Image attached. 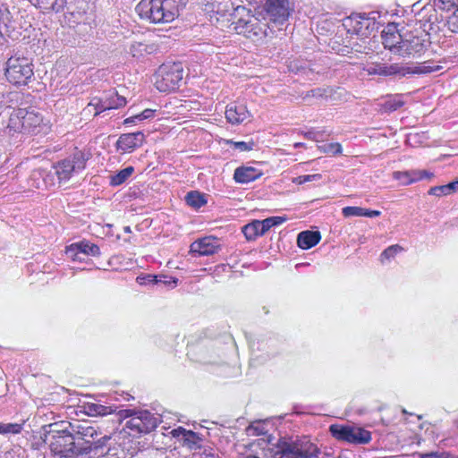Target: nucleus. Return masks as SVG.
Masks as SVG:
<instances>
[{
	"instance_id": "f257e3e1",
	"label": "nucleus",
	"mask_w": 458,
	"mask_h": 458,
	"mask_svg": "<svg viewBox=\"0 0 458 458\" xmlns=\"http://www.w3.org/2000/svg\"><path fill=\"white\" fill-rule=\"evenodd\" d=\"M52 124L40 112L31 107H14L8 114L4 132L10 138L46 135Z\"/></svg>"
},
{
	"instance_id": "f03ea898",
	"label": "nucleus",
	"mask_w": 458,
	"mask_h": 458,
	"mask_svg": "<svg viewBox=\"0 0 458 458\" xmlns=\"http://www.w3.org/2000/svg\"><path fill=\"white\" fill-rule=\"evenodd\" d=\"M180 11L181 0H140L135 6L139 18L154 25L173 22Z\"/></svg>"
},
{
	"instance_id": "7ed1b4c3",
	"label": "nucleus",
	"mask_w": 458,
	"mask_h": 458,
	"mask_svg": "<svg viewBox=\"0 0 458 458\" xmlns=\"http://www.w3.org/2000/svg\"><path fill=\"white\" fill-rule=\"evenodd\" d=\"M233 31L252 41L262 43L267 37L268 23L261 13H253L250 9L238 5L237 18L232 22Z\"/></svg>"
},
{
	"instance_id": "20e7f679",
	"label": "nucleus",
	"mask_w": 458,
	"mask_h": 458,
	"mask_svg": "<svg viewBox=\"0 0 458 458\" xmlns=\"http://www.w3.org/2000/svg\"><path fill=\"white\" fill-rule=\"evenodd\" d=\"M317 452L313 443L302 438L296 441L278 440L276 448H262V457L258 454H248L243 458H308Z\"/></svg>"
},
{
	"instance_id": "39448f33",
	"label": "nucleus",
	"mask_w": 458,
	"mask_h": 458,
	"mask_svg": "<svg viewBox=\"0 0 458 458\" xmlns=\"http://www.w3.org/2000/svg\"><path fill=\"white\" fill-rule=\"evenodd\" d=\"M429 45V35L420 22L403 27L402 44L398 46V55L420 56Z\"/></svg>"
},
{
	"instance_id": "423d86ee",
	"label": "nucleus",
	"mask_w": 458,
	"mask_h": 458,
	"mask_svg": "<svg viewBox=\"0 0 458 458\" xmlns=\"http://www.w3.org/2000/svg\"><path fill=\"white\" fill-rule=\"evenodd\" d=\"M49 429L44 434L43 441L48 445L51 453L60 458H74V445L72 431L62 428L61 424L48 425Z\"/></svg>"
},
{
	"instance_id": "0eeeda50",
	"label": "nucleus",
	"mask_w": 458,
	"mask_h": 458,
	"mask_svg": "<svg viewBox=\"0 0 458 458\" xmlns=\"http://www.w3.org/2000/svg\"><path fill=\"white\" fill-rule=\"evenodd\" d=\"M4 77L16 88L27 86L34 77L32 60L23 55H11L5 62Z\"/></svg>"
},
{
	"instance_id": "6e6552de",
	"label": "nucleus",
	"mask_w": 458,
	"mask_h": 458,
	"mask_svg": "<svg viewBox=\"0 0 458 458\" xmlns=\"http://www.w3.org/2000/svg\"><path fill=\"white\" fill-rule=\"evenodd\" d=\"M183 67L181 63H165L161 64L154 74V85L162 93L174 92L182 85Z\"/></svg>"
},
{
	"instance_id": "1a4fd4ad",
	"label": "nucleus",
	"mask_w": 458,
	"mask_h": 458,
	"mask_svg": "<svg viewBox=\"0 0 458 458\" xmlns=\"http://www.w3.org/2000/svg\"><path fill=\"white\" fill-rule=\"evenodd\" d=\"M89 158L87 153L75 148L71 155L55 163L53 168L59 184L66 183L75 174L83 171Z\"/></svg>"
},
{
	"instance_id": "9d476101",
	"label": "nucleus",
	"mask_w": 458,
	"mask_h": 458,
	"mask_svg": "<svg viewBox=\"0 0 458 458\" xmlns=\"http://www.w3.org/2000/svg\"><path fill=\"white\" fill-rule=\"evenodd\" d=\"M237 9L238 5H234L232 0H208L205 4V11L209 14L211 21L221 25L222 28L233 26V17L235 21Z\"/></svg>"
},
{
	"instance_id": "9b49d317",
	"label": "nucleus",
	"mask_w": 458,
	"mask_h": 458,
	"mask_svg": "<svg viewBox=\"0 0 458 458\" xmlns=\"http://www.w3.org/2000/svg\"><path fill=\"white\" fill-rule=\"evenodd\" d=\"M329 432L336 440L351 445H367L372 439L370 431L351 425L332 424Z\"/></svg>"
},
{
	"instance_id": "f8f14e48",
	"label": "nucleus",
	"mask_w": 458,
	"mask_h": 458,
	"mask_svg": "<svg viewBox=\"0 0 458 458\" xmlns=\"http://www.w3.org/2000/svg\"><path fill=\"white\" fill-rule=\"evenodd\" d=\"M157 426V419L148 411H138L132 418L125 422V428L128 434L131 436H140L148 434L154 430Z\"/></svg>"
},
{
	"instance_id": "ddd939ff",
	"label": "nucleus",
	"mask_w": 458,
	"mask_h": 458,
	"mask_svg": "<svg viewBox=\"0 0 458 458\" xmlns=\"http://www.w3.org/2000/svg\"><path fill=\"white\" fill-rule=\"evenodd\" d=\"M347 33L359 38H367L374 30V22L368 17L360 14H352L343 22Z\"/></svg>"
},
{
	"instance_id": "4468645a",
	"label": "nucleus",
	"mask_w": 458,
	"mask_h": 458,
	"mask_svg": "<svg viewBox=\"0 0 458 458\" xmlns=\"http://www.w3.org/2000/svg\"><path fill=\"white\" fill-rule=\"evenodd\" d=\"M21 32L17 27V22L8 7L0 6V38L13 40L18 39Z\"/></svg>"
},
{
	"instance_id": "2eb2a0df",
	"label": "nucleus",
	"mask_w": 458,
	"mask_h": 458,
	"mask_svg": "<svg viewBox=\"0 0 458 458\" xmlns=\"http://www.w3.org/2000/svg\"><path fill=\"white\" fill-rule=\"evenodd\" d=\"M72 436L73 438L72 442L74 445V458L79 455L88 454L92 451L102 448L106 445L107 441L111 439L110 436H104L96 441L84 440L81 436H77L73 433H72Z\"/></svg>"
},
{
	"instance_id": "dca6fc26",
	"label": "nucleus",
	"mask_w": 458,
	"mask_h": 458,
	"mask_svg": "<svg viewBox=\"0 0 458 458\" xmlns=\"http://www.w3.org/2000/svg\"><path fill=\"white\" fill-rule=\"evenodd\" d=\"M381 38L385 48L398 55V46L402 44L403 28L399 30L397 24L388 23L382 30Z\"/></svg>"
},
{
	"instance_id": "f3484780",
	"label": "nucleus",
	"mask_w": 458,
	"mask_h": 458,
	"mask_svg": "<svg viewBox=\"0 0 458 458\" xmlns=\"http://www.w3.org/2000/svg\"><path fill=\"white\" fill-rule=\"evenodd\" d=\"M221 249L219 239L215 236H206L194 241L190 247V251L199 256H210Z\"/></svg>"
},
{
	"instance_id": "a211bd4d",
	"label": "nucleus",
	"mask_w": 458,
	"mask_h": 458,
	"mask_svg": "<svg viewBox=\"0 0 458 458\" xmlns=\"http://www.w3.org/2000/svg\"><path fill=\"white\" fill-rule=\"evenodd\" d=\"M267 12L274 23L283 24L290 16L288 0H267Z\"/></svg>"
},
{
	"instance_id": "6ab92c4d",
	"label": "nucleus",
	"mask_w": 458,
	"mask_h": 458,
	"mask_svg": "<svg viewBox=\"0 0 458 458\" xmlns=\"http://www.w3.org/2000/svg\"><path fill=\"white\" fill-rule=\"evenodd\" d=\"M145 141V135L141 131L123 133L122 134L117 142V149L123 153H131L136 148L141 147Z\"/></svg>"
},
{
	"instance_id": "aec40b11",
	"label": "nucleus",
	"mask_w": 458,
	"mask_h": 458,
	"mask_svg": "<svg viewBox=\"0 0 458 458\" xmlns=\"http://www.w3.org/2000/svg\"><path fill=\"white\" fill-rule=\"evenodd\" d=\"M393 178L402 185H410L421 180H431L434 174L427 170H409V171H395L392 174Z\"/></svg>"
},
{
	"instance_id": "412c9836",
	"label": "nucleus",
	"mask_w": 458,
	"mask_h": 458,
	"mask_svg": "<svg viewBox=\"0 0 458 458\" xmlns=\"http://www.w3.org/2000/svg\"><path fill=\"white\" fill-rule=\"evenodd\" d=\"M225 114L226 121L233 125H238L249 121L251 116L246 105L238 103L229 104L225 108Z\"/></svg>"
},
{
	"instance_id": "4be33fe9",
	"label": "nucleus",
	"mask_w": 458,
	"mask_h": 458,
	"mask_svg": "<svg viewBox=\"0 0 458 458\" xmlns=\"http://www.w3.org/2000/svg\"><path fill=\"white\" fill-rule=\"evenodd\" d=\"M131 443L128 437H119V440L111 445L105 454L107 458H131L136 453L135 448L127 447L126 445Z\"/></svg>"
},
{
	"instance_id": "5701e85b",
	"label": "nucleus",
	"mask_w": 458,
	"mask_h": 458,
	"mask_svg": "<svg viewBox=\"0 0 458 458\" xmlns=\"http://www.w3.org/2000/svg\"><path fill=\"white\" fill-rule=\"evenodd\" d=\"M42 13H61L66 4V0H27Z\"/></svg>"
},
{
	"instance_id": "b1692460",
	"label": "nucleus",
	"mask_w": 458,
	"mask_h": 458,
	"mask_svg": "<svg viewBox=\"0 0 458 458\" xmlns=\"http://www.w3.org/2000/svg\"><path fill=\"white\" fill-rule=\"evenodd\" d=\"M263 173L253 166H239L234 170L233 179L239 183H249L262 176Z\"/></svg>"
},
{
	"instance_id": "393cba45",
	"label": "nucleus",
	"mask_w": 458,
	"mask_h": 458,
	"mask_svg": "<svg viewBox=\"0 0 458 458\" xmlns=\"http://www.w3.org/2000/svg\"><path fill=\"white\" fill-rule=\"evenodd\" d=\"M321 240L319 231H302L297 236V245L302 250H309L316 246Z\"/></svg>"
},
{
	"instance_id": "a878e982",
	"label": "nucleus",
	"mask_w": 458,
	"mask_h": 458,
	"mask_svg": "<svg viewBox=\"0 0 458 458\" xmlns=\"http://www.w3.org/2000/svg\"><path fill=\"white\" fill-rule=\"evenodd\" d=\"M106 106H105L102 98L93 97L88 105L82 109L81 114L84 119H90L106 111Z\"/></svg>"
},
{
	"instance_id": "bb28decb",
	"label": "nucleus",
	"mask_w": 458,
	"mask_h": 458,
	"mask_svg": "<svg viewBox=\"0 0 458 458\" xmlns=\"http://www.w3.org/2000/svg\"><path fill=\"white\" fill-rule=\"evenodd\" d=\"M72 433L81 436L84 440H93L98 436V429L87 423H69Z\"/></svg>"
},
{
	"instance_id": "cd10ccee",
	"label": "nucleus",
	"mask_w": 458,
	"mask_h": 458,
	"mask_svg": "<svg viewBox=\"0 0 458 458\" xmlns=\"http://www.w3.org/2000/svg\"><path fill=\"white\" fill-rule=\"evenodd\" d=\"M89 4L85 0H76L74 8L70 15L74 18V22H86L89 20Z\"/></svg>"
},
{
	"instance_id": "c85d7f7f",
	"label": "nucleus",
	"mask_w": 458,
	"mask_h": 458,
	"mask_svg": "<svg viewBox=\"0 0 458 458\" xmlns=\"http://www.w3.org/2000/svg\"><path fill=\"white\" fill-rule=\"evenodd\" d=\"M342 213L344 216H366V217H377L381 215L379 210H371L360 207H345L343 208Z\"/></svg>"
},
{
	"instance_id": "c756f323",
	"label": "nucleus",
	"mask_w": 458,
	"mask_h": 458,
	"mask_svg": "<svg viewBox=\"0 0 458 458\" xmlns=\"http://www.w3.org/2000/svg\"><path fill=\"white\" fill-rule=\"evenodd\" d=\"M458 191V180L451 182L445 185L431 187L428 193L437 197L453 194Z\"/></svg>"
},
{
	"instance_id": "7c9ffc66",
	"label": "nucleus",
	"mask_w": 458,
	"mask_h": 458,
	"mask_svg": "<svg viewBox=\"0 0 458 458\" xmlns=\"http://www.w3.org/2000/svg\"><path fill=\"white\" fill-rule=\"evenodd\" d=\"M242 231L248 241H255L258 237L264 235L259 220L245 225Z\"/></svg>"
},
{
	"instance_id": "2f4dec72",
	"label": "nucleus",
	"mask_w": 458,
	"mask_h": 458,
	"mask_svg": "<svg viewBox=\"0 0 458 458\" xmlns=\"http://www.w3.org/2000/svg\"><path fill=\"white\" fill-rule=\"evenodd\" d=\"M103 102L106 106V110L117 109L126 105V98L118 95L116 91L103 98Z\"/></svg>"
},
{
	"instance_id": "473e14b6",
	"label": "nucleus",
	"mask_w": 458,
	"mask_h": 458,
	"mask_svg": "<svg viewBox=\"0 0 458 458\" xmlns=\"http://www.w3.org/2000/svg\"><path fill=\"white\" fill-rule=\"evenodd\" d=\"M185 201L188 206L198 209L207 203V199H205L204 194L197 191H191L187 193L185 196Z\"/></svg>"
},
{
	"instance_id": "72a5a7b5",
	"label": "nucleus",
	"mask_w": 458,
	"mask_h": 458,
	"mask_svg": "<svg viewBox=\"0 0 458 458\" xmlns=\"http://www.w3.org/2000/svg\"><path fill=\"white\" fill-rule=\"evenodd\" d=\"M133 172V166H127L126 168L120 170L118 173L110 177V184L112 186H119L123 184L128 180Z\"/></svg>"
},
{
	"instance_id": "f704fd0d",
	"label": "nucleus",
	"mask_w": 458,
	"mask_h": 458,
	"mask_svg": "<svg viewBox=\"0 0 458 458\" xmlns=\"http://www.w3.org/2000/svg\"><path fill=\"white\" fill-rule=\"evenodd\" d=\"M75 249L86 255H91V256H98L100 255V249L99 247L95 244L91 243L87 241L80 242L76 244H74Z\"/></svg>"
},
{
	"instance_id": "c9c22d12",
	"label": "nucleus",
	"mask_w": 458,
	"mask_h": 458,
	"mask_svg": "<svg viewBox=\"0 0 458 458\" xmlns=\"http://www.w3.org/2000/svg\"><path fill=\"white\" fill-rule=\"evenodd\" d=\"M86 409V412L90 416H105L112 414L114 411L111 406H105L99 403H89Z\"/></svg>"
},
{
	"instance_id": "e433bc0d",
	"label": "nucleus",
	"mask_w": 458,
	"mask_h": 458,
	"mask_svg": "<svg viewBox=\"0 0 458 458\" xmlns=\"http://www.w3.org/2000/svg\"><path fill=\"white\" fill-rule=\"evenodd\" d=\"M380 420L383 425L390 426L394 424L396 418L395 409L389 406H383L379 408Z\"/></svg>"
},
{
	"instance_id": "4c0bfd02",
	"label": "nucleus",
	"mask_w": 458,
	"mask_h": 458,
	"mask_svg": "<svg viewBox=\"0 0 458 458\" xmlns=\"http://www.w3.org/2000/svg\"><path fill=\"white\" fill-rule=\"evenodd\" d=\"M403 250V247L399 244L391 245L382 251L379 260L381 263H384L386 260L394 258L398 253Z\"/></svg>"
},
{
	"instance_id": "58836bf2",
	"label": "nucleus",
	"mask_w": 458,
	"mask_h": 458,
	"mask_svg": "<svg viewBox=\"0 0 458 458\" xmlns=\"http://www.w3.org/2000/svg\"><path fill=\"white\" fill-rule=\"evenodd\" d=\"M225 144L233 148L238 149L241 152H248L251 151L255 147V142L253 140L250 141H233V140H225Z\"/></svg>"
},
{
	"instance_id": "ea45409f",
	"label": "nucleus",
	"mask_w": 458,
	"mask_h": 458,
	"mask_svg": "<svg viewBox=\"0 0 458 458\" xmlns=\"http://www.w3.org/2000/svg\"><path fill=\"white\" fill-rule=\"evenodd\" d=\"M246 432L248 436L259 437L267 434L266 426L261 421H256L251 423L247 428Z\"/></svg>"
},
{
	"instance_id": "a19ab883",
	"label": "nucleus",
	"mask_w": 458,
	"mask_h": 458,
	"mask_svg": "<svg viewBox=\"0 0 458 458\" xmlns=\"http://www.w3.org/2000/svg\"><path fill=\"white\" fill-rule=\"evenodd\" d=\"M318 149L327 154L339 155L342 153V145L338 142L327 143L318 147Z\"/></svg>"
},
{
	"instance_id": "79ce46f5",
	"label": "nucleus",
	"mask_w": 458,
	"mask_h": 458,
	"mask_svg": "<svg viewBox=\"0 0 458 458\" xmlns=\"http://www.w3.org/2000/svg\"><path fill=\"white\" fill-rule=\"evenodd\" d=\"M22 430V424L20 423H7L1 425L0 434H19Z\"/></svg>"
},
{
	"instance_id": "37998d69",
	"label": "nucleus",
	"mask_w": 458,
	"mask_h": 458,
	"mask_svg": "<svg viewBox=\"0 0 458 458\" xmlns=\"http://www.w3.org/2000/svg\"><path fill=\"white\" fill-rule=\"evenodd\" d=\"M404 102L400 97H394L386 100L384 104L386 111L393 112L403 106Z\"/></svg>"
},
{
	"instance_id": "c03bdc74",
	"label": "nucleus",
	"mask_w": 458,
	"mask_h": 458,
	"mask_svg": "<svg viewBox=\"0 0 458 458\" xmlns=\"http://www.w3.org/2000/svg\"><path fill=\"white\" fill-rule=\"evenodd\" d=\"M418 456L419 458H458L449 452L419 453Z\"/></svg>"
},
{
	"instance_id": "a18cd8bd",
	"label": "nucleus",
	"mask_w": 458,
	"mask_h": 458,
	"mask_svg": "<svg viewBox=\"0 0 458 458\" xmlns=\"http://www.w3.org/2000/svg\"><path fill=\"white\" fill-rule=\"evenodd\" d=\"M322 178V175L320 174H306V175H300L293 180L294 183L297 184H303L312 181H318Z\"/></svg>"
},
{
	"instance_id": "49530a36",
	"label": "nucleus",
	"mask_w": 458,
	"mask_h": 458,
	"mask_svg": "<svg viewBox=\"0 0 458 458\" xmlns=\"http://www.w3.org/2000/svg\"><path fill=\"white\" fill-rule=\"evenodd\" d=\"M183 439L190 446L198 445L200 440L197 433L191 430H184Z\"/></svg>"
},
{
	"instance_id": "de8ad7c7",
	"label": "nucleus",
	"mask_w": 458,
	"mask_h": 458,
	"mask_svg": "<svg viewBox=\"0 0 458 458\" xmlns=\"http://www.w3.org/2000/svg\"><path fill=\"white\" fill-rule=\"evenodd\" d=\"M447 28L454 33H458V12L455 11L452 16L449 17L446 22Z\"/></svg>"
},
{
	"instance_id": "09e8293b",
	"label": "nucleus",
	"mask_w": 458,
	"mask_h": 458,
	"mask_svg": "<svg viewBox=\"0 0 458 458\" xmlns=\"http://www.w3.org/2000/svg\"><path fill=\"white\" fill-rule=\"evenodd\" d=\"M137 282L140 284H157L160 280L157 279V276L155 275H145V276H140L137 277Z\"/></svg>"
},
{
	"instance_id": "8fccbe9b",
	"label": "nucleus",
	"mask_w": 458,
	"mask_h": 458,
	"mask_svg": "<svg viewBox=\"0 0 458 458\" xmlns=\"http://www.w3.org/2000/svg\"><path fill=\"white\" fill-rule=\"evenodd\" d=\"M374 72L380 74V75H391V74L397 73L398 70L395 66L391 65L390 67H386V66L379 67V69L375 71Z\"/></svg>"
},
{
	"instance_id": "3c124183",
	"label": "nucleus",
	"mask_w": 458,
	"mask_h": 458,
	"mask_svg": "<svg viewBox=\"0 0 458 458\" xmlns=\"http://www.w3.org/2000/svg\"><path fill=\"white\" fill-rule=\"evenodd\" d=\"M250 447H259V452H257L255 454H258L259 456L262 457V448L265 447V448H270L269 447V444L265 440V439H258L254 442H252L250 445Z\"/></svg>"
},
{
	"instance_id": "603ef678",
	"label": "nucleus",
	"mask_w": 458,
	"mask_h": 458,
	"mask_svg": "<svg viewBox=\"0 0 458 458\" xmlns=\"http://www.w3.org/2000/svg\"><path fill=\"white\" fill-rule=\"evenodd\" d=\"M156 110L147 108L143 110L141 113L135 115L137 121H143L145 119L152 118L155 115Z\"/></svg>"
},
{
	"instance_id": "864d4df0",
	"label": "nucleus",
	"mask_w": 458,
	"mask_h": 458,
	"mask_svg": "<svg viewBox=\"0 0 458 458\" xmlns=\"http://www.w3.org/2000/svg\"><path fill=\"white\" fill-rule=\"evenodd\" d=\"M439 69V65H429L424 63L421 66L418 67V72L421 73H429L432 72L438 71Z\"/></svg>"
},
{
	"instance_id": "5fc2aeb1",
	"label": "nucleus",
	"mask_w": 458,
	"mask_h": 458,
	"mask_svg": "<svg viewBox=\"0 0 458 458\" xmlns=\"http://www.w3.org/2000/svg\"><path fill=\"white\" fill-rule=\"evenodd\" d=\"M138 411L136 410H132V409H126V410H121L119 412H118V415H119V418L120 419H128L130 420L131 418H132V416H134L136 414Z\"/></svg>"
},
{
	"instance_id": "6e6d98bb",
	"label": "nucleus",
	"mask_w": 458,
	"mask_h": 458,
	"mask_svg": "<svg viewBox=\"0 0 458 458\" xmlns=\"http://www.w3.org/2000/svg\"><path fill=\"white\" fill-rule=\"evenodd\" d=\"M259 224L261 225V229L264 234L272 228L269 217L264 220H259Z\"/></svg>"
},
{
	"instance_id": "4d7b16f0",
	"label": "nucleus",
	"mask_w": 458,
	"mask_h": 458,
	"mask_svg": "<svg viewBox=\"0 0 458 458\" xmlns=\"http://www.w3.org/2000/svg\"><path fill=\"white\" fill-rule=\"evenodd\" d=\"M269 219H270L272 227L279 225L287 220V218L285 216H270Z\"/></svg>"
},
{
	"instance_id": "13d9d810",
	"label": "nucleus",
	"mask_w": 458,
	"mask_h": 458,
	"mask_svg": "<svg viewBox=\"0 0 458 458\" xmlns=\"http://www.w3.org/2000/svg\"><path fill=\"white\" fill-rule=\"evenodd\" d=\"M136 120H137V118H135V115H133L131 117L126 118L124 120V123H134Z\"/></svg>"
},
{
	"instance_id": "bf43d9fd",
	"label": "nucleus",
	"mask_w": 458,
	"mask_h": 458,
	"mask_svg": "<svg viewBox=\"0 0 458 458\" xmlns=\"http://www.w3.org/2000/svg\"><path fill=\"white\" fill-rule=\"evenodd\" d=\"M294 148H300V147H302L303 146V143H301V142H297V143H294Z\"/></svg>"
},
{
	"instance_id": "052dcab7",
	"label": "nucleus",
	"mask_w": 458,
	"mask_h": 458,
	"mask_svg": "<svg viewBox=\"0 0 458 458\" xmlns=\"http://www.w3.org/2000/svg\"><path fill=\"white\" fill-rule=\"evenodd\" d=\"M124 231H125L126 233H131V228H130V226H126V227H124Z\"/></svg>"
},
{
	"instance_id": "680f3d73",
	"label": "nucleus",
	"mask_w": 458,
	"mask_h": 458,
	"mask_svg": "<svg viewBox=\"0 0 458 458\" xmlns=\"http://www.w3.org/2000/svg\"><path fill=\"white\" fill-rule=\"evenodd\" d=\"M456 11L458 12V8L456 9Z\"/></svg>"
}]
</instances>
